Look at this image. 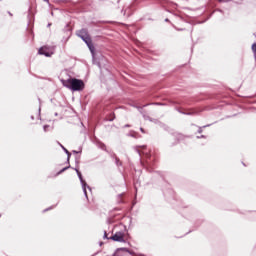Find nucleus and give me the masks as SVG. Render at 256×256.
I'll list each match as a JSON object with an SVG mask.
<instances>
[{
    "mask_svg": "<svg viewBox=\"0 0 256 256\" xmlns=\"http://www.w3.org/2000/svg\"><path fill=\"white\" fill-rule=\"evenodd\" d=\"M61 83L63 87H66V89H69L70 91H83L85 89V82L81 79L77 78H69L66 80H61Z\"/></svg>",
    "mask_w": 256,
    "mask_h": 256,
    "instance_id": "f257e3e1",
    "label": "nucleus"
},
{
    "mask_svg": "<svg viewBox=\"0 0 256 256\" xmlns=\"http://www.w3.org/2000/svg\"><path fill=\"white\" fill-rule=\"evenodd\" d=\"M39 55H44L45 57H51L55 54V47L53 46H43L38 50Z\"/></svg>",
    "mask_w": 256,
    "mask_h": 256,
    "instance_id": "f03ea898",
    "label": "nucleus"
},
{
    "mask_svg": "<svg viewBox=\"0 0 256 256\" xmlns=\"http://www.w3.org/2000/svg\"><path fill=\"white\" fill-rule=\"evenodd\" d=\"M75 171L80 179V183L82 185V189H83V193L85 195V197H87V189L91 190V187L87 186V182H85V180L83 179V175L81 174V172L79 171V169L75 168Z\"/></svg>",
    "mask_w": 256,
    "mask_h": 256,
    "instance_id": "7ed1b4c3",
    "label": "nucleus"
},
{
    "mask_svg": "<svg viewBox=\"0 0 256 256\" xmlns=\"http://www.w3.org/2000/svg\"><path fill=\"white\" fill-rule=\"evenodd\" d=\"M112 241H116L117 243H125V232L118 231L114 235L110 237Z\"/></svg>",
    "mask_w": 256,
    "mask_h": 256,
    "instance_id": "20e7f679",
    "label": "nucleus"
},
{
    "mask_svg": "<svg viewBox=\"0 0 256 256\" xmlns=\"http://www.w3.org/2000/svg\"><path fill=\"white\" fill-rule=\"evenodd\" d=\"M127 255H133V252H131L127 248H118L114 253V256H127Z\"/></svg>",
    "mask_w": 256,
    "mask_h": 256,
    "instance_id": "39448f33",
    "label": "nucleus"
},
{
    "mask_svg": "<svg viewBox=\"0 0 256 256\" xmlns=\"http://www.w3.org/2000/svg\"><path fill=\"white\" fill-rule=\"evenodd\" d=\"M82 41H84V43H86L87 47L89 48V50L91 51V53H93L95 51V46L93 45V41L91 40V36H86L84 39H82Z\"/></svg>",
    "mask_w": 256,
    "mask_h": 256,
    "instance_id": "423d86ee",
    "label": "nucleus"
},
{
    "mask_svg": "<svg viewBox=\"0 0 256 256\" xmlns=\"http://www.w3.org/2000/svg\"><path fill=\"white\" fill-rule=\"evenodd\" d=\"M77 35L78 37H80V39H84L89 35V32L87 31V29L83 28L80 31H78Z\"/></svg>",
    "mask_w": 256,
    "mask_h": 256,
    "instance_id": "0eeeda50",
    "label": "nucleus"
},
{
    "mask_svg": "<svg viewBox=\"0 0 256 256\" xmlns=\"http://www.w3.org/2000/svg\"><path fill=\"white\" fill-rule=\"evenodd\" d=\"M60 147H62L63 151L66 153V155H68V159L71 157V153L69 152V150H67V148H65L63 145L60 144Z\"/></svg>",
    "mask_w": 256,
    "mask_h": 256,
    "instance_id": "6e6552de",
    "label": "nucleus"
},
{
    "mask_svg": "<svg viewBox=\"0 0 256 256\" xmlns=\"http://www.w3.org/2000/svg\"><path fill=\"white\" fill-rule=\"evenodd\" d=\"M252 51H253V54H254V59L256 61V43L252 44Z\"/></svg>",
    "mask_w": 256,
    "mask_h": 256,
    "instance_id": "1a4fd4ad",
    "label": "nucleus"
},
{
    "mask_svg": "<svg viewBox=\"0 0 256 256\" xmlns=\"http://www.w3.org/2000/svg\"><path fill=\"white\" fill-rule=\"evenodd\" d=\"M69 167H64L62 170L58 172V175H61V173H64V171H67Z\"/></svg>",
    "mask_w": 256,
    "mask_h": 256,
    "instance_id": "9d476101",
    "label": "nucleus"
},
{
    "mask_svg": "<svg viewBox=\"0 0 256 256\" xmlns=\"http://www.w3.org/2000/svg\"><path fill=\"white\" fill-rule=\"evenodd\" d=\"M115 161H116V165H121V163L119 162V158H115Z\"/></svg>",
    "mask_w": 256,
    "mask_h": 256,
    "instance_id": "9b49d317",
    "label": "nucleus"
},
{
    "mask_svg": "<svg viewBox=\"0 0 256 256\" xmlns=\"http://www.w3.org/2000/svg\"><path fill=\"white\" fill-rule=\"evenodd\" d=\"M100 147H101L102 149H104V151H105V149H107V147L105 146V144H101Z\"/></svg>",
    "mask_w": 256,
    "mask_h": 256,
    "instance_id": "f8f14e48",
    "label": "nucleus"
},
{
    "mask_svg": "<svg viewBox=\"0 0 256 256\" xmlns=\"http://www.w3.org/2000/svg\"><path fill=\"white\" fill-rule=\"evenodd\" d=\"M72 153H74V155H77V153H81V151L74 150L72 151Z\"/></svg>",
    "mask_w": 256,
    "mask_h": 256,
    "instance_id": "ddd939ff",
    "label": "nucleus"
},
{
    "mask_svg": "<svg viewBox=\"0 0 256 256\" xmlns=\"http://www.w3.org/2000/svg\"><path fill=\"white\" fill-rule=\"evenodd\" d=\"M48 127H49V125H44V131H47Z\"/></svg>",
    "mask_w": 256,
    "mask_h": 256,
    "instance_id": "4468645a",
    "label": "nucleus"
},
{
    "mask_svg": "<svg viewBox=\"0 0 256 256\" xmlns=\"http://www.w3.org/2000/svg\"><path fill=\"white\" fill-rule=\"evenodd\" d=\"M104 239H107V232H104Z\"/></svg>",
    "mask_w": 256,
    "mask_h": 256,
    "instance_id": "2eb2a0df",
    "label": "nucleus"
},
{
    "mask_svg": "<svg viewBox=\"0 0 256 256\" xmlns=\"http://www.w3.org/2000/svg\"><path fill=\"white\" fill-rule=\"evenodd\" d=\"M141 133H145V130L143 128H140Z\"/></svg>",
    "mask_w": 256,
    "mask_h": 256,
    "instance_id": "dca6fc26",
    "label": "nucleus"
},
{
    "mask_svg": "<svg viewBox=\"0 0 256 256\" xmlns=\"http://www.w3.org/2000/svg\"><path fill=\"white\" fill-rule=\"evenodd\" d=\"M46 3H49V0H44Z\"/></svg>",
    "mask_w": 256,
    "mask_h": 256,
    "instance_id": "f3484780",
    "label": "nucleus"
},
{
    "mask_svg": "<svg viewBox=\"0 0 256 256\" xmlns=\"http://www.w3.org/2000/svg\"><path fill=\"white\" fill-rule=\"evenodd\" d=\"M198 133H202V130L200 129V130L198 131Z\"/></svg>",
    "mask_w": 256,
    "mask_h": 256,
    "instance_id": "a211bd4d",
    "label": "nucleus"
},
{
    "mask_svg": "<svg viewBox=\"0 0 256 256\" xmlns=\"http://www.w3.org/2000/svg\"><path fill=\"white\" fill-rule=\"evenodd\" d=\"M49 209H51V208H48V209L44 210V212H45V211H49Z\"/></svg>",
    "mask_w": 256,
    "mask_h": 256,
    "instance_id": "6ab92c4d",
    "label": "nucleus"
},
{
    "mask_svg": "<svg viewBox=\"0 0 256 256\" xmlns=\"http://www.w3.org/2000/svg\"><path fill=\"white\" fill-rule=\"evenodd\" d=\"M219 1L221 2V1H225V0H219Z\"/></svg>",
    "mask_w": 256,
    "mask_h": 256,
    "instance_id": "aec40b11",
    "label": "nucleus"
},
{
    "mask_svg": "<svg viewBox=\"0 0 256 256\" xmlns=\"http://www.w3.org/2000/svg\"><path fill=\"white\" fill-rule=\"evenodd\" d=\"M126 127H129V125H126Z\"/></svg>",
    "mask_w": 256,
    "mask_h": 256,
    "instance_id": "412c9836",
    "label": "nucleus"
}]
</instances>
